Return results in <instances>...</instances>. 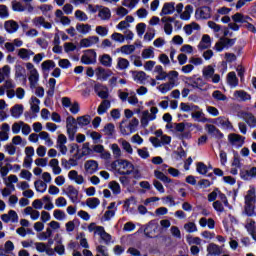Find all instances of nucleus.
Segmentation results:
<instances>
[{
    "instance_id": "1",
    "label": "nucleus",
    "mask_w": 256,
    "mask_h": 256,
    "mask_svg": "<svg viewBox=\"0 0 256 256\" xmlns=\"http://www.w3.org/2000/svg\"><path fill=\"white\" fill-rule=\"evenodd\" d=\"M111 169L118 175H132V179H143L141 170L128 160H115L111 163Z\"/></svg>"
},
{
    "instance_id": "2",
    "label": "nucleus",
    "mask_w": 256,
    "mask_h": 256,
    "mask_svg": "<svg viewBox=\"0 0 256 256\" xmlns=\"http://www.w3.org/2000/svg\"><path fill=\"white\" fill-rule=\"evenodd\" d=\"M88 231L89 233L98 235V237H100V243H104V245H111V243H113V236L105 231V227L97 226L95 222L88 225Z\"/></svg>"
},
{
    "instance_id": "3",
    "label": "nucleus",
    "mask_w": 256,
    "mask_h": 256,
    "mask_svg": "<svg viewBox=\"0 0 256 256\" xmlns=\"http://www.w3.org/2000/svg\"><path fill=\"white\" fill-rule=\"evenodd\" d=\"M186 83L188 87H192V89H198V91H209V89H211L210 84L205 82V80L198 75L187 77Z\"/></svg>"
},
{
    "instance_id": "4",
    "label": "nucleus",
    "mask_w": 256,
    "mask_h": 256,
    "mask_svg": "<svg viewBox=\"0 0 256 256\" xmlns=\"http://www.w3.org/2000/svg\"><path fill=\"white\" fill-rule=\"evenodd\" d=\"M157 113H159V108L155 106L150 108V112L149 110L142 111L140 118L141 127H149V123L157 119Z\"/></svg>"
},
{
    "instance_id": "5",
    "label": "nucleus",
    "mask_w": 256,
    "mask_h": 256,
    "mask_svg": "<svg viewBox=\"0 0 256 256\" xmlns=\"http://www.w3.org/2000/svg\"><path fill=\"white\" fill-rule=\"evenodd\" d=\"M26 69L29 73L28 81L30 83L31 89H35L39 83V71L35 68V65L31 62L26 63Z\"/></svg>"
},
{
    "instance_id": "6",
    "label": "nucleus",
    "mask_w": 256,
    "mask_h": 256,
    "mask_svg": "<svg viewBox=\"0 0 256 256\" xmlns=\"http://www.w3.org/2000/svg\"><path fill=\"white\" fill-rule=\"evenodd\" d=\"M159 233H161V226H159V223L155 220H151L144 229V235L150 239L157 237Z\"/></svg>"
},
{
    "instance_id": "7",
    "label": "nucleus",
    "mask_w": 256,
    "mask_h": 256,
    "mask_svg": "<svg viewBox=\"0 0 256 256\" xmlns=\"http://www.w3.org/2000/svg\"><path fill=\"white\" fill-rule=\"evenodd\" d=\"M125 122H122L120 124V132L123 135H131V133H135V131H137V127H139V119L137 118H133L132 120H130V122L125 125Z\"/></svg>"
},
{
    "instance_id": "8",
    "label": "nucleus",
    "mask_w": 256,
    "mask_h": 256,
    "mask_svg": "<svg viewBox=\"0 0 256 256\" xmlns=\"http://www.w3.org/2000/svg\"><path fill=\"white\" fill-rule=\"evenodd\" d=\"M67 135L70 141H75V135L77 133V120L73 116L66 118Z\"/></svg>"
},
{
    "instance_id": "9",
    "label": "nucleus",
    "mask_w": 256,
    "mask_h": 256,
    "mask_svg": "<svg viewBox=\"0 0 256 256\" xmlns=\"http://www.w3.org/2000/svg\"><path fill=\"white\" fill-rule=\"evenodd\" d=\"M83 65H95L97 63V52L93 49L86 50L81 57Z\"/></svg>"
},
{
    "instance_id": "10",
    "label": "nucleus",
    "mask_w": 256,
    "mask_h": 256,
    "mask_svg": "<svg viewBox=\"0 0 256 256\" xmlns=\"http://www.w3.org/2000/svg\"><path fill=\"white\" fill-rule=\"evenodd\" d=\"M214 123L217 125V127H220V129H224L225 131L233 130V124L231 121H229V118L225 116L215 118Z\"/></svg>"
},
{
    "instance_id": "11",
    "label": "nucleus",
    "mask_w": 256,
    "mask_h": 256,
    "mask_svg": "<svg viewBox=\"0 0 256 256\" xmlns=\"http://www.w3.org/2000/svg\"><path fill=\"white\" fill-rule=\"evenodd\" d=\"M95 76L98 81H107L109 77H113V71L103 67H98L95 69Z\"/></svg>"
},
{
    "instance_id": "12",
    "label": "nucleus",
    "mask_w": 256,
    "mask_h": 256,
    "mask_svg": "<svg viewBox=\"0 0 256 256\" xmlns=\"http://www.w3.org/2000/svg\"><path fill=\"white\" fill-rule=\"evenodd\" d=\"M240 178L243 181H251L256 179V167L243 168L240 170Z\"/></svg>"
},
{
    "instance_id": "13",
    "label": "nucleus",
    "mask_w": 256,
    "mask_h": 256,
    "mask_svg": "<svg viewBox=\"0 0 256 256\" xmlns=\"http://www.w3.org/2000/svg\"><path fill=\"white\" fill-rule=\"evenodd\" d=\"M64 194L72 201L73 203H79V190L73 185L67 186L64 190Z\"/></svg>"
},
{
    "instance_id": "14",
    "label": "nucleus",
    "mask_w": 256,
    "mask_h": 256,
    "mask_svg": "<svg viewBox=\"0 0 256 256\" xmlns=\"http://www.w3.org/2000/svg\"><path fill=\"white\" fill-rule=\"evenodd\" d=\"M228 141L233 147H236V149H239V147H243L245 143V137L239 134L233 133V134H229Z\"/></svg>"
},
{
    "instance_id": "15",
    "label": "nucleus",
    "mask_w": 256,
    "mask_h": 256,
    "mask_svg": "<svg viewBox=\"0 0 256 256\" xmlns=\"http://www.w3.org/2000/svg\"><path fill=\"white\" fill-rule=\"evenodd\" d=\"M195 18L198 21H201L203 19H211V8L208 6H204V7L196 9Z\"/></svg>"
},
{
    "instance_id": "16",
    "label": "nucleus",
    "mask_w": 256,
    "mask_h": 256,
    "mask_svg": "<svg viewBox=\"0 0 256 256\" xmlns=\"http://www.w3.org/2000/svg\"><path fill=\"white\" fill-rule=\"evenodd\" d=\"M161 21L164 23V33L166 35H173V24L171 23L175 21V18L171 16H163Z\"/></svg>"
},
{
    "instance_id": "17",
    "label": "nucleus",
    "mask_w": 256,
    "mask_h": 256,
    "mask_svg": "<svg viewBox=\"0 0 256 256\" xmlns=\"http://www.w3.org/2000/svg\"><path fill=\"white\" fill-rule=\"evenodd\" d=\"M86 175H93L99 171V163L95 160H87L84 164Z\"/></svg>"
},
{
    "instance_id": "18",
    "label": "nucleus",
    "mask_w": 256,
    "mask_h": 256,
    "mask_svg": "<svg viewBox=\"0 0 256 256\" xmlns=\"http://www.w3.org/2000/svg\"><path fill=\"white\" fill-rule=\"evenodd\" d=\"M94 91L100 97V99H108L109 98V88L107 86L101 84V83H96L94 85Z\"/></svg>"
},
{
    "instance_id": "19",
    "label": "nucleus",
    "mask_w": 256,
    "mask_h": 256,
    "mask_svg": "<svg viewBox=\"0 0 256 256\" xmlns=\"http://www.w3.org/2000/svg\"><path fill=\"white\" fill-rule=\"evenodd\" d=\"M1 220L4 223H19V215L15 210H9L7 214L1 215Z\"/></svg>"
},
{
    "instance_id": "20",
    "label": "nucleus",
    "mask_w": 256,
    "mask_h": 256,
    "mask_svg": "<svg viewBox=\"0 0 256 256\" xmlns=\"http://www.w3.org/2000/svg\"><path fill=\"white\" fill-rule=\"evenodd\" d=\"M32 23H33L34 27H37L38 29H40V27H43L44 29H52V27H53V24H51L50 22H47L45 20V17H43V16L35 17L32 20Z\"/></svg>"
},
{
    "instance_id": "21",
    "label": "nucleus",
    "mask_w": 256,
    "mask_h": 256,
    "mask_svg": "<svg viewBox=\"0 0 256 256\" xmlns=\"http://www.w3.org/2000/svg\"><path fill=\"white\" fill-rule=\"evenodd\" d=\"M191 118L197 123H207V121H209V119L205 117L203 109H200L199 106L198 109L192 111Z\"/></svg>"
},
{
    "instance_id": "22",
    "label": "nucleus",
    "mask_w": 256,
    "mask_h": 256,
    "mask_svg": "<svg viewBox=\"0 0 256 256\" xmlns=\"http://www.w3.org/2000/svg\"><path fill=\"white\" fill-rule=\"evenodd\" d=\"M68 179L76 183V185H83L85 183V177L79 174L76 170H71L68 172Z\"/></svg>"
},
{
    "instance_id": "23",
    "label": "nucleus",
    "mask_w": 256,
    "mask_h": 256,
    "mask_svg": "<svg viewBox=\"0 0 256 256\" xmlns=\"http://www.w3.org/2000/svg\"><path fill=\"white\" fill-rule=\"evenodd\" d=\"M14 79L18 81V79H23V81H27V71L25 70V67H23L21 64H16L14 66Z\"/></svg>"
},
{
    "instance_id": "24",
    "label": "nucleus",
    "mask_w": 256,
    "mask_h": 256,
    "mask_svg": "<svg viewBox=\"0 0 256 256\" xmlns=\"http://www.w3.org/2000/svg\"><path fill=\"white\" fill-rule=\"evenodd\" d=\"M175 13V2H166L163 4L162 10L160 12V17H165V15H173Z\"/></svg>"
},
{
    "instance_id": "25",
    "label": "nucleus",
    "mask_w": 256,
    "mask_h": 256,
    "mask_svg": "<svg viewBox=\"0 0 256 256\" xmlns=\"http://www.w3.org/2000/svg\"><path fill=\"white\" fill-rule=\"evenodd\" d=\"M33 55H35V52L31 49L20 48L17 50V56L19 59H22V61H29Z\"/></svg>"
},
{
    "instance_id": "26",
    "label": "nucleus",
    "mask_w": 256,
    "mask_h": 256,
    "mask_svg": "<svg viewBox=\"0 0 256 256\" xmlns=\"http://www.w3.org/2000/svg\"><path fill=\"white\" fill-rule=\"evenodd\" d=\"M166 79H168L169 84H172V87H177L179 85V72L172 70L166 73Z\"/></svg>"
},
{
    "instance_id": "27",
    "label": "nucleus",
    "mask_w": 256,
    "mask_h": 256,
    "mask_svg": "<svg viewBox=\"0 0 256 256\" xmlns=\"http://www.w3.org/2000/svg\"><path fill=\"white\" fill-rule=\"evenodd\" d=\"M99 43L98 36H90L88 38H84L80 41V47H93V45H97Z\"/></svg>"
},
{
    "instance_id": "28",
    "label": "nucleus",
    "mask_w": 256,
    "mask_h": 256,
    "mask_svg": "<svg viewBox=\"0 0 256 256\" xmlns=\"http://www.w3.org/2000/svg\"><path fill=\"white\" fill-rule=\"evenodd\" d=\"M211 47V36L209 34H204L198 44L199 51H205Z\"/></svg>"
},
{
    "instance_id": "29",
    "label": "nucleus",
    "mask_w": 256,
    "mask_h": 256,
    "mask_svg": "<svg viewBox=\"0 0 256 256\" xmlns=\"http://www.w3.org/2000/svg\"><path fill=\"white\" fill-rule=\"evenodd\" d=\"M55 17H56V22L61 23V25H64V26L71 25V19L63 15L62 10L60 9L56 10Z\"/></svg>"
},
{
    "instance_id": "30",
    "label": "nucleus",
    "mask_w": 256,
    "mask_h": 256,
    "mask_svg": "<svg viewBox=\"0 0 256 256\" xmlns=\"http://www.w3.org/2000/svg\"><path fill=\"white\" fill-rule=\"evenodd\" d=\"M23 214L24 215H29L30 218L32 219V221H37V219H39V217H41V212H39V210H35L33 207L31 206H27L24 210H23Z\"/></svg>"
},
{
    "instance_id": "31",
    "label": "nucleus",
    "mask_w": 256,
    "mask_h": 256,
    "mask_svg": "<svg viewBox=\"0 0 256 256\" xmlns=\"http://www.w3.org/2000/svg\"><path fill=\"white\" fill-rule=\"evenodd\" d=\"M153 73H156V81H165V79H167V72L163 70V66L161 65H156Z\"/></svg>"
},
{
    "instance_id": "32",
    "label": "nucleus",
    "mask_w": 256,
    "mask_h": 256,
    "mask_svg": "<svg viewBox=\"0 0 256 256\" xmlns=\"http://www.w3.org/2000/svg\"><path fill=\"white\" fill-rule=\"evenodd\" d=\"M56 66L57 65L55 64V61H53V60H45L41 64L42 73H44V75H49V72L51 70L55 69Z\"/></svg>"
},
{
    "instance_id": "33",
    "label": "nucleus",
    "mask_w": 256,
    "mask_h": 256,
    "mask_svg": "<svg viewBox=\"0 0 256 256\" xmlns=\"http://www.w3.org/2000/svg\"><path fill=\"white\" fill-rule=\"evenodd\" d=\"M98 17L101 21H109V19H111V9L101 6L98 10Z\"/></svg>"
},
{
    "instance_id": "34",
    "label": "nucleus",
    "mask_w": 256,
    "mask_h": 256,
    "mask_svg": "<svg viewBox=\"0 0 256 256\" xmlns=\"http://www.w3.org/2000/svg\"><path fill=\"white\" fill-rule=\"evenodd\" d=\"M4 185L15 191V185L13 183H19V178L15 174H11L3 180Z\"/></svg>"
},
{
    "instance_id": "35",
    "label": "nucleus",
    "mask_w": 256,
    "mask_h": 256,
    "mask_svg": "<svg viewBox=\"0 0 256 256\" xmlns=\"http://www.w3.org/2000/svg\"><path fill=\"white\" fill-rule=\"evenodd\" d=\"M4 29L7 33H17L19 30V24L15 20H8L4 24Z\"/></svg>"
},
{
    "instance_id": "36",
    "label": "nucleus",
    "mask_w": 256,
    "mask_h": 256,
    "mask_svg": "<svg viewBox=\"0 0 256 256\" xmlns=\"http://www.w3.org/2000/svg\"><path fill=\"white\" fill-rule=\"evenodd\" d=\"M29 103L32 113L37 114L39 111H41V107H39V105H41V100H39V98L32 96Z\"/></svg>"
},
{
    "instance_id": "37",
    "label": "nucleus",
    "mask_w": 256,
    "mask_h": 256,
    "mask_svg": "<svg viewBox=\"0 0 256 256\" xmlns=\"http://www.w3.org/2000/svg\"><path fill=\"white\" fill-rule=\"evenodd\" d=\"M232 20L234 23H249V21H253V18L242 13H236L232 16Z\"/></svg>"
},
{
    "instance_id": "38",
    "label": "nucleus",
    "mask_w": 256,
    "mask_h": 256,
    "mask_svg": "<svg viewBox=\"0 0 256 256\" xmlns=\"http://www.w3.org/2000/svg\"><path fill=\"white\" fill-rule=\"evenodd\" d=\"M23 111H24L23 105L15 104L10 109L11 117H13L14 119H19L21 115H23Z\"/></svg>"
},
{
    "instance_id": "39",
    "label": "nucleus",
    "mask_w": 256,
    "mask_h": 256,
    "mask_svg": "<svg viewBox=\"0 0 256 256\" xmlns=\"http://www.w3.org/2000/svg\"><path fill=\"white\" fill-rule=\"evenodd\" d=\"M191 15H193V6L186 5L184 7V11L182 10V13L180 14V19L182 21H189L191 19Z\"/></svg>"
},
{
    "instance_id": "40",
    "label": "nucleus",
    "mask_w": 256,
    "mask_h": 256,
    "mask_svg": "<svg viewBox=\"0 0 256 256\" xmlns=\"http://www.w3.org/2000/svg\"><path fill=\"white\" fill-rule=\"evenodd\" d=\"M109 109H111V101L103 100L98 106L97 113L98 115H105Z\"/></svg>"
},
{
    "instance_id": "41",
    "label": "nucleus",
    "mask_w": 256,
    "mask_h": 256,
    "mask_svg": "<svg viewBox=\"0 0 256 256\" xmlns=\"http://www.w3.org/2000/svg\"><path fill=\"white\" fill-rule=\"evenodd\" d=\"M183 29H184V33H186V35H192L193 31H200L201 26L197 22H192L188 25H185Z\"/></svg>"
},
{
    "instance_id": "42",
    "label": "nucleus",
    "mask_w": 256,
    "mask_h": 256,
    "mask_svg": "<svg viewBox=\"0 0 256 256\" xmlns=\"http://www.w3.org/2000/svg\"><path fill=\"white\" fill-rule=\"evenodd\" d=\"M227 83L232 88H235L237 85H239V79L237 78V74L235 72H229L227 74Z\"/></svg>"
},
{
    "instance_id": "43",
    "label": "nucleus",
    "mask_w": 256,
    "mask_h": 256,
    "mask_svg": "<svg viewBox=\"0 0 256 256\" xmlns=\"http://www.w3.org/2000/svg\"><path fill=\"white\" fill-rule=\"evenodd\" d=\"M207 253L209 256H219L221 255V247L217 244H209L207 247Z\"/></svg>"
},
{
    "instance_id": "44",
    "label": "nucleus",
    "mask_w": 256,
    "mask_h": 256,
    "mask_svg": "<svg viewBox=\"0 0 256 256\" xmlns=\"http://www.w3.org/2000/svg\"><path fill=\"white\" fill-rule=\"evenodd\" d=\"M92 30L91 24L79 23L76 25V31L81 35H89V32Z\"/></svg>"
},
{
    "instance_id": "45",
    "label": "nucleus",
    "mask_w": 256,
    "mask_h": 256,
    "mask_svg": "<svg viewBox=\"0 0 256 256\" xmlns=\"http://www.w3.org/2000/svg\"><path fill=\"white\" fill-rule=\"evenodd\" d=\"M242 119L243 121H245V123H247V125H249L251 128L256 127V118L253 114L251 113H244L242 115Z\"/></svg>"
},
{
    "instance_id": "46",
    "label": "nucleus",
    "mask_w": 256,
    "mask_h": 256,
    "mask_svg": "<svg viewBox=\"0 0 256 256\" xmlns=\"http://www.w3.org/2000/svg\"><path fill=\"white\" fill-rule=\"evenodd\" d=\"M49 166L52 169V173L54 175H61V166H59V160L56 158H53L49 162Z\"/></svg>"
},
{
    "instance_id": "47",
    "label": "nucleus",
    "mask_w": 256,
    "mask_h": 256,
    "mask_svg": "<svg viewBox=\"0 0 256 256\" xmlns=\"http://www.w3.org/2000/svg\"><path fill=\"white\" fill-rule=\"evenodd\" d=\"M142 59H155V48L152 46L145 48L141 53Z\"/></svg>"
},
{
    "instance_id": "48",
    "label": "nucleus",
    "mask_w": 256,
    "mask_h": 256,
    "mask_svg": "<svg viewBox=\"0 0 256 256\" xmlns=\"http://www.w3.org/2000/svg\"><path fill=\"white\" fill-rule=\"evenodd\" d=\"M39 139L41 141H45L46 147H53V139H51V135L48 132L42 131L39 133Z\"/></svg>"
},
{
    "instance_id": "49",
    "label": "nucleus",
    "mask_w": 256,
    "mask_h": 256,
    "mask_svg": "<svg viewBox=\"0 0 256 256\" xmlns=\"http://www.w3.org/2000/svg\"><path fill=\"white\" fill-rule=\"evenodd\" d=\"M199 225L200 227H208V229H215V220H213L212 218H205V217H202L200 220H199Z\"/></svg>"
},
{
    "instance_id": "50",
    "label": "nucleus",
    "mask_w": 256,
    "mask_h": 256,
    "mask_svg": "<svg viewBox=\"0 0 256 256\" xmlns=\"http://www.w3.org/2000/svg\"><path fill=\"white\" fill-rule=\"evenodd\" d=\"M42 203H45L44 205L45 211H52V209H55V205L53 204V199L49 195L42 197Z\"/></svg>"
},
{
    "instance_id": "51",
    "label": "nucleus",
    "mask_w": 256,
    "mask_h": 256,
    "mask_svg": "<svg viewBox=\"0 0 256 256\" xmlns=\"http://www.w3.org/2000/svg\"><path fill=\"white\" fill-rule=\"evenodd\" d=\"M154 177H156V179H159V181H162V183L164 184L173 183V180L171 178H169L167 175L159 170L154 171Z\"/></svg>"
},
{
    "instance_id": "52",
    "label": "nucleus",
    "mask_w": 256,
    "mask_h": 256,
    "mask_svg": "<svg viewBox=\"0 0 256 256\" xmlns=\"http://www.w3.org/2000/svg\"><path fill=\"white\" fill-rule=\"evenodd\" d=\"M214 74H215V67H213L212 65L205 66L202 69V75L204 79H211V77H213Z\"/></svg>"
},
{
    "instance_id": "53",
    "label": "nucleus",
    "mask_w": 256,
    "mask_h": 256,
    "mask_svg": "<svg viewBox=\"0 0 256 256\" xmlns=\"http://www.w3.org/2000/svg\"><path fill=\"white\" fill-rule=\"evenodd\" d=\"M174 88H175V86H173L172 84H169V82L162 83V84L157 86V90L160 93H162V95H165L166 93H169V91H171Z\"/></svg>"
},
{
    "instance_id": "54",
    "label": "nucleus",
    "mask_w": 256,
    "mask_h": 256,
    "mask_svg": "<svg viewBox=\"0 0 256 256\" xmlns=\"http://www.w3.org/2000/svg\"><path fill=\"white\" fill-rule=\"evenodd\" d=\"M136 49L137 48L133 44L123 45L120 47V53H122V55H132V53H135Z\"/></svg>"
},
{
    "instance_id": "55",
    "label": "nucleus",
    "mask_w": 256,
    "mask_h": 256,
    "mask_svg": "<svg viewBox=\"0 0 256 256\" xmlns=\"http://www.w3.org/2000/svg\"><path fill=\"white\" fill-rule=\"evenodd\" d=\"M77 124L79 127H87V125L91 124V116L84 115L77 118Z\"/></svg>"
},
{
    "instance_id": "56",
    "label": "nucleus",
    "mask_w": 256,
    "mask_h": 256,
    "mask_svg": "<svg viewBox=\"0 0 256 256\" xmlns=\"http://www.w3.org/2000/svg\"><path fill=\"white\" fill-rule=\"evenodd\" d=\"M99 61L104 67H111L113 65V58L109 54L100 56Z\"/></svg>"
},
{
    "instance_id": "57",
    "label": "nucleus",
    "mask_w": 256,
    "mask_h": 256,
    "mask_svg": "<svg viewBox=\"0 0 256 256\" xmlns=\"http://www.w3.org/2000/svg\"><path fill=\"white\" fill-rule=\"evenodd\" d=\"M133 79L136 83H145L147 80V74L143 71L134 72Z\"/></svg>"
},
{
    "instance_id": "58",
    "label": "nucleus",
    "mask_w": 256,
    "mask_h": 256,
    "mask_svg": "<svg viewBox=\"0 0 256 256\" xmlns=\"http://www.w3.org/2000/svg\"><path fill=\"white\" fill-rule=\"evenodd\" d=\"M255 193H256L255 187H251L247 191V195L245 196V203H255V200H256Z\"/></svg>"
},
{
    "instance_id": "59",
    "label": "nucleus",
    "mask_w": 256,
    "mask_h": 256,
    "mask_svg": "<svg viewBox=\"0 0 256 256\" xmlns=\"http://www.w3.org/2000/svg\"><path fill=\"white\" fill-rule=\"evenodd\" d=\"M86 205L89 209H97L99 205H101V200L99 198H88L86 200Z\"/></svg>"
},
{
    "instance_id": "60",
    "label": "nucleus",
    "mask_w": 256,
    "mask_h": 256,
    "mask_svg": "<svg viewBox=\"0 0 256 256\" xmlns=\"http://www.w3.org/2000/svg\"><path fill=\"white\" fill-rule=\"evenodd\" d=\"M155 39V28L148 27L147 32L144 34V41L146 43H151Z\"/></svg>"
},
{
    "instance_id": "61",
    "label": "nucleus",
    "mask_w": 256,
    "mask_h": 256,
    "mask_svg": "<svg viewBox=\"0 0 256 256\" xmlns=\"http://www.w3.org/2000/svg\"><path fill=\"white\" fill-rule=\"evenodd\" d=\"M34 187L38 193H45L47 191V184L43 180H36Z\"/></svg>"
},
{
    "instance_id": "62",
    "label": "nucleus",
    "mask_w": 256,
    "mask_h": 256,
    "mask_svg": "<svg viewBox=\"0 0 256 256\" xmlns=\"http://www.w3.org/2000/svg\"><path fill=\"white\" fill-rule=\"evenodd\" d=\"M186 242L188 243V245H191V246H193V245L201 246V244L203 243V240L199 237H193L191 235H188V236H186Z\"/></svg>"
},
{
    "instance_id": "63",
    "label": "nucleus",
    "mask_w": 256,
    "mask_h": 256,
    "mask_svg": "<svg viewBox=\"0 0 256 256\" xmlns=\"http://www.w3.org/2000/svg\"><path fill=\"white\" fill-rule=\"evenodd\" d=\"M245 227H246L248 233H250V234L255 233L256 232V222H255V220H253L251 218H248L246 220Z\"/></svg>"
},
{
    "instance_id": "64",
    "label": "nucleus",
    "mask_w": 256,
    "mask_h": 256,
    "mask_svg": "<svg viewBox=\"0 0 256 256\" xmlns=\"http://www.w3.org/2000/svg\"><path fill=\"white\" fill-rule=\"evenodd\" d=\"M116 67L120 71H125V69L129 68V60H127L125 58H118Z\"/></svg>"
}]
</instances>
